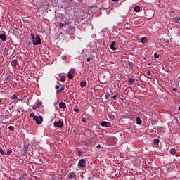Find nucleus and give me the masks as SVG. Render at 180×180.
<instances>
[{
	"label": "nucleus",
	"mask_w": 180,
	"mask_h": 180,
	"mask_svg": "<svg viewBox=\"0 0 180 180\" xmlns=\"http://www.w3.org/2000/svg\"><path fill=\"white\" fill-rule=\"evenodd\" d=\"M179 110H180V107H179Z\"/></svg>",
	"instance_id": "obj_53"
},
{
	"label": "nucleus",
	"mask_w": 180,
	"mask_h": 180,
	"mask_svg": "<svg viewBox=\"0 0 180 180\" xmlns=\"http://www.w3.org/2000/svg\"><path fill=\"white\" fill-rule=\"evenodd\" d=\"M136 122L139 126H141V123H143V121H141V119H140L139 117L136 118Z\"/></svg>",
	"instance_id": "obj_11"
},
{
	"label": "nucleus",
	"mask_w": 180,
	"mask_h": 180,
	"mask_svg": "<svg viewBox=\"0 0 180 180\" xmlns=\"http://www.w3.org/2000/svg\"><path fill=\"white\" fill-rule=\"evenodd\" d=\"M86 167V160L85 159H80L78 163L79 168H85Z\"/></svg>",
	"instance_id": "obj_1"
},
{
	"label": "nucleus",
	"mask_w": 180,
	"mask_h": 180,
	"mask_svg": "<svg viewBox=\"0 0 180 180\" xmlns=\"http://www.w3.org/2000/svg\"><path fill=\"white\" fill-rule=\"evenodd\" d=\"M17 112H18L19 113H20V110H19V109H17Z\"/></svg>",
	"instance_id": "obj_49"
},
{
	"label": "nucleus",
	"mask_w": 180,
	"mask_h": 180,
	"mask_svg": "<svg viewBox=\"0 0 180 180\" xmlns=\"http://www.w3.org/2000/svg\"><path fill=\"white\" fill-rule=\"evenodd\" d=\"M12 78V75H8L6 77L7 79H11Z\"/></svg>",
	"instance_id": "obj_36"
},
{
	"label": "nucleus",
	"mask_w": 180,
	"mask_h": 180,
	"mask_svg": "<svg viewBox=\"0 0 180 180\" xmlns=\"http://www.w3.org/2000/svg\"><path fill=\"white\" fill-rule=\"evenodd\" d=\"M60 81L62 82H64V81H65V76H60Z\"/></svg>",
	"instance_id": "obj_24"
},
{
	"label": "nucleus",
	"mask_w": 180,
	"mask_h": 180,
	"mask_svg": "<svg viewBox=\"0 0 180 180\" xmlns=\"http://www.w3.org/2000/svg\"><path fill=\"white\" fill-rule=\"evenodd\" d=\"M108 119H110V120H115V115L113 114L108 115Z\"/></svg>",
	"instance_id": "obj_18"
},
{
	"label": "nucleus",
	"mask_w": 180,
	"mask_h": 180,
	"mask_svg": "<svg viewBox=\"0 0 180 180\" xmlns=\"http://www.w3.org/2000/svg\"><path fill=\"white\" fill-rule=\"evenodd\" d=\"M147 74H148V75H151V72L150 70H148Z\"/></svg>",
	"instance_id": "obj_41"
},
{
	"label": "nucleus",
	"mask_w": 180,
	"mask_h": 180,
	"mask_svg": "<svg viewBox=\"0 0 180 180\" xmlns=\"http://www.w3.org/2000/svg\"><path fill=\"white\" fill-rule=\"evenodd\" d=\"M9 130H11L12 131H13V130H15V127H12V126H10L8 127Z\"/></svg>",
	"instance_id": "obj_32"
},
{
	"label": "nucleus",
	"mask_w": 180,
	"mask_h": 180,
	"mask_svg": "<svg viewBox=\"0 0 180 180\" xmlns=\"http://www.w3.org/2000/svg\"><path fill=\"white\" fill-rule=\"evenodd\" d=\"M147 41H148L147 37H142V38L141 39V42H142L143 44H144L145 43H147Z\"/></svg>",
	"instance_id": "obj_15"
},
{
	"label": "nucleus",
	"mask_w": 180,
	"mask_h": 180,
	"mask_svg": "<svg viewBox=\"0 0 180 180\" xmlns=\"http://www.w3.org/2000/svg\"><path fill=\"white\" fill-rule=\"evenodd\" d=\"M116 98H117V95H114V96H112V98H113V99H116Z\"/></svg>",
	"instance_id": "obj_39"
},
{
	"label": "nucleus",
	"mask_w": 180,
	"mask_h": 180,
	"mask_svg": "<svg viewBox=\"0 0 180 180\" xmlns=\"http://www.w3.org/2000/svg\"><path fill=\"white\" fill-rule=\"evenodd\" d=\"M11 99H18V96H16V94H13V95L11 96Z\"/></svg>",
	"instance_id": "obj_30"
},
{
	"label": "nucleus",
	"mask_w": 180,
	"mask_h": 180,
	"mask_svg": "<svg viewBox=\"0 0 180 180\" xmlns=\"http://www.w3.org/2000/svg\"><path fill=\"white\" fill-rule=\"evenodd\" d=\"M116 44L115 41L112 42L110 44V49L111 50H116V47H115V45Z\"/></svg>",
	"instance_id": "obj_14"
},
{
	"label": "nucleus",
	"mask_w": 180,
	"mask_h": 180,
	"mask_svg": "<svg viewBox=\"0 0 180 180\" xmlns=\"http://www.w3.org/2000/svg\"><path fill=\"white\" fill-rule=\"evenodd\" d=\"M179 20H180V16L175 18V22H176V23H179Z\"/></svg>",
	"instance_id": "obj_25"
},
{
	"label": "nucleus",
	"mask_w": 180,
	"mask_h": 180,
	"mask_svg": "<svg viewBox=\"0 0 180 180\" xmlns=\"http://www.w3.org/2000/svg\"><path fill=\"white\" fill-rule=\"evenodd\" d=\"M127 65L128 67H130L131 70H133V68L134 67V65L132 63V62H129Z\"/></svg>",
	"instance_id": "obj_19"
},
{
	"label": "nucleus",
	"mask_w": 180,
	"mask_h": 180,
	"mask_svg": "<svg viewBox=\"0 0 180 180\" xmlns=\"http://www.w3.org/2000/svg\"><path fill=\"white\" fill-rule=\"evenodd\" d=\"M23 100H24V101H25V103H27V104L29 105V98H27V96H25V97L23 98Z\"/></svg>",
	"instance_id": "obj_23"
},
{
	"label": "nucleus",
	"mask_w": 180,
	"mask_h": 180,
	"mask_svg": "<svg viewBox=\"0 0 180 180\" xmlns=\"http://www.w3.org/2000/svg\"><path fill=\"white\" fill-rule=\"evenodd\" d=\"M30 117H33V120L34 119V117H36V116H34V112H31L30 114Z\"/></svg>",
	"instance_id": "obj_27"
},
{
	"label": "nucleus",
	"mask_w": 180,
	"mask_h": 180,
	"mask_svg": "<svg viewBox=\"0 0 180 180\" xmlns=\"http://www.w3.org/2000/svg\"><path fill=\"white\" fill-rule=\"evenodd\" d=\"M97 148H101V145H98Z\"/></svg>",
	"instance_id": "obj_47"
},
{
	"label": "nucleus",
	"mask_w": 180,
	"mask_h": 180,
	"mask_svg": "<svg viewBox=\"0 0 180 180\" xmlns=\"http://www.w3.org/2000/svg\"><path fill=\"white\" fill-rule=\"evenodd\" d=\"M73 110H74V112H76L77 113H79V109H78V108H75Z\"/></svg>",
	"instance_id": "obj_33"
},
{
	"label": "nucleus",
	"mask_w": 180,
	"mask_h": 180,
	"mask_svg": "<svg viewBox=\"0 0 180 180\" xmlns=\"http://www.w3.org/2000/svg\"><path fill=\"white\" fill-rule=\"evenodd\" d=\"M134 82H136V79H134V78L128 79V83L129 85H133V84H134Z\"/></svg>",
	"instance_id": "obj_8"
},
{
	"label": "nucleus",
	"mask_w": 180,
	"mask_h": 180,
	"mask_svg": "<svg viewBox=\"0 0 180 180\" xmlns=\"http://www.w3.org/2000/svg\"><path fill=\"white\" fill-rule=\"evenodd\" d=\"M86 61H87V63L91 62V58H88L86 59Z\"/></svg>",
	"instance_id": "obj_37"
},
{
	"label": "nucleus",
	"mask_w": 180,
	"mask_h": 180,
	"mask_svg": "<svg viewBox=\"0 0 180 180\" xmlns=\"http://www.w3.org/2000/svg\"><path fill=\"white\" fill-rule=\"evenodd\" d=\"M6 154L7 155H11V154H12V150H8V151L6 153Z\"/></svg>",
	"instance_id": "obj_28"
},
{
	"label": "nucleus",
	"mask_w": 180,
	"mask_h": 180,
	"mask_svg": "<svg viewBox=\"0 0 180 180\" xmlns=\"http://www.w3.org/2000/svg\"><path fill=\"white\" fill-rule=\"evenodd\" d=\"M101 126L105 127H111L112 124H110V122H109L103 121L101 122Z\"/></svg>",
	"instance_id": "obj_6"
},
{
	"label": "nucleus",
	"mask_w": 180,
	"mask_h": 180,
	"mask_svg": "<svg viewBox=\"0 0 180 180\" xmlns=\"http://www.w3.org/2000/svg\"><path fill=\"white\" fill-rule=\"evenodd\" d=\"M0 74H2V72H0Z\"/></svg>",
	"instance_id": "obj_54"
},
{
	"label": "nucleus",
	"mask_w": 180,
	"mask_h": 180,
	"mask_svg": "<svg viewBox=\"0 0 180 180\" xmlns=\"http://www.w3.org/2000/svg\"><path fill=\"white\" fill-rule=\"evenodd\" d=\"M1 102H2V100H1V99H0V103H1Z\"/></svg>",
	"instance_id": "obj_52"
},
{
	"label": "nucleus",
	"mask_w": 180,
	"mask_h": 180,
	"mask_svg": "<svg viewBox=\"0 0 180 180\" xmlns=\"http://www.w3.org/2000/svg\"><path fill=\"white\" fill-rule=\"evenodd\" d=\"M4 84H8V79H4Z\"/></svg>",
	"instance_id": "obj_38"
},
{
	"label": "nucleus",
	"mask_w": 180,
	"mask_h": 180,
	"mask_svg": "<svg viewBox=\"0 0 180 180\" xmlns=\"http://www.w3.org/2000/svg\"><path fill=\"white\" fill-rule=\"evenodd\" d=\"M134 12H140V6H136L134 8Z\"/></svg>",
	"instance_id": "obj_17"
},
{
	"label": "nucleus",
	"mask_w": 180,
	"mask_h": 180,
	"mask_svg": "<svg viewBox=\"0 0 180 180\" xmlns=\"http://www.w3.org/2000/svg\"><path fill=\"white\" fill-rule=\"evenodd\" d=\"M82 122H86V119H82Z\"/></svg>",
	"instance_id": "obj_46"
},
{
	"label": "nucleus",
	"mask_w": 180,
	"mask_h": 180,
	"mask_svg": "<svg viewBox=\"0 0 180 180\" xmlns=\"http://www.w3.org/2000/svg\"><path fill=\"white\" fill-rule=\"evenodd\" d=\"M36 108H37V107H36V105H35V106H34V107L32 108V109H36Z\"/></svg>",
	"instance_id": "obj_50"
},
{
	"label": "nucleus",
	"mask_w": 180,
	"mask_h": 180,
	"mask_svg": "<svg viewBox=\"0 0 180 180\" xmlns=\"http://www.w3.org/2000/svg\"><path fill=\"white\" fill-rule=\"evenodd\" d=\"M172 91H176V88H173Z\"/></svg>",
	"instance_id": "obj_45"
},
{
	"label": "nucleus",
	"mask_w": 180,
	"mask_h": 180,
	"mask_svg": "<svg viewBox=\"0 0 180 180\" xmlns=\"http://www.w3.org/2000/svg\"><path fill=\"white\" fill-rule=\"evenodd\" d=\"M31 37H32V39H34V35L31 34Z\"/></svg>",
	"instance_id": "obj_44"
},
{
	"label": "nucleus",
	"mask_w": 180,
	"mask_h": 180,
	"mask_svg": "<svg viewBox=\"0 0 180 180\" xmlns=\"http://www.w3.org/2000/svg\"><path fill=\"white\" fill-rule=\"evenodd\" d=\"M153 143L155 144V146H158V144H160V139H153Z\"/></svg>",
	"instance_id": "obj_12"
},
{
	"label": "nucleus",
	"mask_w": 180,
	"mask_h": 180,
	"mask_svg": "<svg viewBox=\"0 0 180 180\" xmlns=\"http://www.w3.org/2000/svg\"><path fill=\"white\" fill-rule=\"evenodd\" d=\"M65 88L62 87L60 88L59 90H57V94H60V92H63V91H64Z\"/></svg>",
	"instance_id": "obj_26"
},
{
	"label": "nucleus",
	"mask_w": 180,
	"mask_h": 180,
	"mask_svg": "<svg viewBox=\"0 0 180 180\" xmlns=\"http://www.w3.org/2000/svg\"><path fill=\"white\" fill-rule=\"evenodd\" d=\"M80 86H82V88H84V86H86V82H82L80 83Z\"/></svg>",
	"instance_id": "obj_22"
},
{
	"label": "nucleus",
	"mask_w": 180,
	"mask_h": 180,
	"mask_svg": "<svg viewBox=\"0 0 180 180\" xmlns=\"http://www.w3.org/2000/svg\"><path fill=\"white\" fill-rule=\"evenodd\" d=\"M53 125L55 126V127H60V128H61L64 125V123L61 120H59L58 122H55L53 123Z\"/></svg>",
	"instance_id": "obj_5"
},
{
	"label": "nucleus",
	"mask_w": 180,
	"mask_h": 180,
	"mask_svg": "<svg viewBox=\"0 0 180 180\" xmlns=\"http://www.w3.org/2000/svg\"><path fill=\"white\" fill-rule=\"evenodd\" d=\"M54 106H57V105H58V103L57 101H56L54 103H53Z\"/></svg>",
	"instance_id": "obj_40"
},
{
	"label": "nucleus",
	"mask_w": 180,
	"mask_h": 180,
	"mask_svg": "<svg viewBox=\"0 0 180 180\" xmlns=\"http://www.w3.org/2000/svg\"><path fill=\"white\" fill-rule=\"evenodd\" d=\"M33 44L37 46V44H41V39L37 36L34 40H32Z\"/></svg>",
	"instance_id": "obj_4"
},
{
	"label": "nucleus",
	"mask_w": 180,
	"mask_h": 180,
	"mask_svg": "<svg viewBox=\"0 0 180 180\" xmlns=\"http://www.w3.org/2000/svg\"><path fill=\"white\" fill-rule=\"evenodd\" d=\"M0 39L2 41H6V35H5V34H0Z\"/></svg>",
	"instance_id": "obj_9"
},
{
	"label": "nucleus",
	"mask_w": 180,
	"mask_h": 180,
	"mask_svg": "<svg viewBox=\"0 0 180 180\" xmlns=\"http://www.w3.org/2000/svg\"><path fill=\"white\" fill-rule=\"evenodd\" d=\"M41 105H42L41 101H38V102H37L35 106H36V108H39V107L41 106Z\"/></svg>",
	"instance_id": "obj_21"
},
{
	"label": "nucleus",
	"mask_w": 180,
	"mask_h": 180,
	"mask_svg": "<svg viewBox=\"0 0 180 180\" xmlns=\"http://www.w3.org/2000/svg\"><path fill=\"white\" fill-rule=\"evenodd\" d=\"M27 148H29V145L25 144L23 149L21 150V155L22 157H26V155H27Z\"/></svg>",
	"instance_id": "obj_2"
},
{
	"label": "nucleus",
	"mask_w": 180,
	"mask_h": 180,
	"mask_svg": "<svg viewBox=\"0 0 180 180\" xmlns=\"http://www.w3.org/2000/svg\"><path fill=\"white\" fill-rule=\"evenodd\" d=\"M39 162H41L42 159H41V158H39Z\"/></svg>",
	"instance_id": "obj_48"
},
{
	"label": "nucleus",
	"mask_w": 180,
	"mask_h": 180,
	"mask_svg": "<svg viewBox=\"0 0 180 180\" xmlns=\"http://www.w3.org/2000/svg\"><path fill=\"white\" fill-rule=\"evenodd\" d=\"M67 178L68 179H72V178H75V173H70L69 174H68Z\"/></svg>",
	"instance_id": "obj_7"
},
{
	"label": "nucleus",
	"mask_w": 180,
	"mask_h": 180,
	"mask_svg": "<svg viewBox=\"0 0 180 180\" xmlns=\"http://www.w3.org/2000/svg\"><path fill=\"white\" fill-rule=\"evenodd\" d=\"M18 64H19V62H18V61L15 60H13L11 62V65H12V67H16V65H18Z\"/></svg>",
	"instance_id": "obj_13"
},
{
	"label": "nucleus",
	"mask_w": 180,
	"mask_h": 180,
	"mask_svg": "<svg viewBox=\"0 0 180 180\" xmlns=\"http://www.w3.org/2000/svg\"><path fill=\"white\" fill-rule=\"evenodd\" d=\"M59 108H60L61 109H65V108H66L65 103H64V102H60V103H59Z\"/></svg>",
	"instance_id": "obj_10"
},
{
	"label": "nucleus",
	"mask_w": 180,
	"mask_h": 180,
	"mask_svg": "<svg viewBox=\"0 0 180 180\" xmlns=\"http://www.w3.org/2000/svg\"><path fill=\"white\" fill-rule=\"evenodd\" d=\"M69 72H70V74H75V69H71Z\"/></svg>",
	"instance_id": "obj_29"
},
{
	"label": "nucleus",
	"mask_w": 180,
	"mask_h": 180,
	"mask_svg": "<svg viewBox=\"0 0 180 180\" xmlns=\"http://www.w3.org/2000/svg\"><path fill=\"white\" fill-rule=\"evenodd\" d=\"M60 26H64V24H60Z\"/></svg>",
	"instance_id": "obj_51"
},
{
	"label": "nucleus",
	"mask_w": 180,
	"mask_h": 180,
	"mask_svg": "<svg viewBox=\"0 0 180 180\" xmlns=\"http://www.w3.org/2000/svg\"><path fill=\"white\" fill-rule=\"evenodd\" d=\"M170 154H172V155H175V154H176V150L175 148L171 149Z\"/></svg>",
	"instance_id": "obj_16"
},
{
	"label": "nucleus",
	"mask_w": 180,
	"mask_h": 180,
	"mask_svg": "<svg viewBox=\"0 0 180 180\" xmlns=\"http://www.w3.org/2000/svg\"><path fill=\"white\" fill-rule=\"evenodd\" d=\"M109 96H110V94H105V99H109Z\"/></svg>",
	"instance_id": "obj_34"
},
{
	"label": "nucleus",
	"mask_w": 180,
	"mask_h": 180,
	"mask_svg": "<svg viewBox=\"0 0 180 180\" xmlns=\"http://www.w3.org/2000/svg\"><path fill=\"white\" fill-rule=\"evenodd\" d=\"M113 2H119V0H112Z\"/></svg>",
	"instance_id": "obj_43"
},
{
	"label": "nucleus",
	"mask_w": 180,
	"mask_h": 180,
	"mask_svg": "<svg viewBox=\"0 0 180 180\" xmlns=\"http://www.w3.org/2000/svg\"><path fill=\"white\" fill-rule=\"evenodd\" d=\"M56 89H60V86L57 85L56 86Z\"/></svg>",
	"instance_id": "obj_42"
},
{
	"label": "nucleus",
	"mask_w": 180,
	"mask_h": 180,
	"mask_svg": "<svg viewBox=\"0 0 180 180\" xmlns=\"http://www.w3.org/2000/svg\"><path fill=\"white\" fill-rule=\"evenodd\" d=\"M154 57H155V58H158L160 57V55L155 53Z\"/></svg>",
	"instance_id": "obj_35"
},
{
	"label": "nucleus",
	"mask_w": 180,
	"mask_h": 180,
	"mask_svg": "<svg viewBox=\"0 0 180 180\" xmlns=\"http://www.w3.org/2000/svg\"><path fill=\"white\" fill-rule=\"evenodd\" d=\"M33 120L36 122L37 124H41L43 122V117H41V116H35L34 117Z\"/></svg>",
	"instance_id": "obj_3"
},
{
	"label": "nucleus",
	"mask_w": 180,
	"mask_h": 180,
	"mask_svg": "<svg viewBox=\"0 0 180 180\" xmlns=\"http://www.w3.org/2000/svg\"><path fill=\"white\" fill-rule=\"evenodd\" d=\"M0 154H1V155H4L5 152L4 151V150L2 148L0 149Z\"/></svg>",
	"instance_id": "obj_31"
},
{
	"label": "nucleus",
	"mask_w": 180,
	"mask_h": 180,
	"mask_svg": "<svg viewBox=\"0 0 180 180\" xmlns=\"http://www.w3.org/2000/svg\"><path fill=\"white\" fill-rule=\"evenodd\" d=\"M68 77L69 79H72V78H74V75L70 72H68Z\"/></svg>",
	"instance_id": "obj_20"
}]
</instances>
